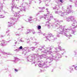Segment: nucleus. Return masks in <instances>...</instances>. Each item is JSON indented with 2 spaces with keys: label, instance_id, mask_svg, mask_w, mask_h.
<instances>
[{
  "label": "nucleus",
  "instance_id": "nucleus-11",
  "mask_svg": "<svg viewBox=\"0 0 77 77\" xmlns=\"http://www.w3.org/2000/svg\"><path fill=\"white\" fill-rule=\"evenodd\" d=\"M1 42V45L2 46H6V45L7 42L4 40H2Z\"/></svg>",
  "mask_w": 77,
  "mask_h": 77
},
{
  "label": "nucleus",
  "instance_id": "nucleus-39",
  "mask_svg": "<svg viewBox=\"0 0 77 77\" xmlns=\"http://www.w3.org/2000/svg\"><path fill=\"white\" fill-rule=\"evenodd\" d=\"M32 32V33H33V34H35V32L34 31V30H33V31H31V32Z\"/></svg>",
  "mask_w": 77,
  "mask_h": 77
},
{
  "label": "nucleus",
  "instance_id": "nucleus-54",
  "mask_svg": "<svg viewBox=\"0 0 77 77\" xmlns=\"http://www.w3.org/2000/svg\"><path fill=\"white\" fill-rule=\"evenodd\" d=\"M4 18V17H0V18Z\"/></svg>",
  "mask_w": 77,
  "mask_h": 77
},
{
  "label": "nucleus",
  "instance_id": "nucleus-13",
  "mask_svg": "<svg viewBox=\"0 0 77 77\" xmlns=\"http://www.w3.org/2000/svg\"><path fill=\"white\" fill-rule=\"evenodd\" d=\"M14 24V23H12L11 22H8V27H11V26H13Z\"/></svg>",
  "mask_w": 77,
  "mask_h": 77
},
{
  "label": "nucleus",
  "instance_id": "nucleus-20",
  "mask_svg": "<svg viewBox=\"0 0 77 77\" xmlns=\"http://www.w3.org/2000/svg\"><path fill=\"white\" fill-rule=\"evenodd\" d=\"M45 17L44 18L45 20H48V19H49V18H48V16L47 15H45Z\"/></svg>",
  "mask_w": 77,
  "mask_h": 77
},
{
  "label": "nucleus",
  "instance_id": "nucleus-48",
  "mask_svg": "<svg viewBox=\"0 0 77 77\" xmlns=\"http://www.w3.org/2000/svg\"><path fill=\"white\" fill-rule=\"evenodd\" d=\"M16 35H17V36H18V35L19 36V35H20V34H17Z\"/></svg>",
  "mask_w": 77,
  "mask_h": 77
},
{
  "label": "nucleus",
  "instance_id": "nucleus-43",
  "mask_svg": "<svg viewBox=\"0 0 77 77\" xmlns=\"http://www.w3.org/2000/svg\"><path fill=\"white\" fill-rule=\"evenodd\" d=\"M9 32V30H8L7 32H6V33H8V32Z\"/></svg>",
  "mask_w": 77,
  "mask_h": 77
},
{
  "label": "nucleus",
  "instance_id": "nucleus-23",
  "mask_svg": "<svg viewBox=\"0 0 77 77\" xmlns=\"http://www.w3.org/2000/svg\"><path fill=\"white\" fill-rule=\"evenodd\" d=\"M28 21H31L32 20V17L30 16L29 18L28 19Z\"/></svg>",
  "mask_w": 77,
  "mask_h": 77
},
{
  "label": "nucleus",
  "instance_id": "nucleus-27",
  "mask_svg": "<svg viewBox=\"0 0 77 77\" xmlns=\"http://www.w3.org/2000/svg\"><path fill=\"white\" fill-rule=\"evenodd\" d=\"M75 5V7H77V1H75V2H74Z\"/></svg>",
  "mask_w": 77,
  "mask_h": 77
},
{
  "label": "nucleus",
  "instance_id": "nucleus-1",
  "mask_svg": "<svg viewBox=\"0 0 77 77\" xmlns=\"http://www.w3.org/2000/svg\"><path fill=\"white\" fill-rule=\"evenodd\" d=\"M55 20V22L54 23L51 24V26L53 27H58L59 29H60V33L59 32H57V36L58 38L60 37V34L61 35H63L65 36H66L67 37H72V35L71 34L68 35L69 33V29H65L64 27H62V26L60 25L59 23L60 21L59 20H56L55 19H54Z\"/></svg>",
  "mask_w": 77,
  "mask_h": 77
},
{
  "label": "nucleus",
  "instance_id": "nucleus-29",
  "mask_svg": "<svg viewBox=\"0 0 77 77\" xmlns=\"http://www.w3.org/2000/svg\"><path fill=\"white\" fill-rule=\"evenodd\" d=\"M17 14H18V13H15V14L14 15V17H17L18 16H18L19 15H17Z\"/></svg>",
  "mask_w": 77,
  "mask_h": 77
},
{
  "label": "nucleus",
  "instance_id": "nucleus-32",
  "mask_svg": "<svg viewBox=\"0 0 77 77\" xmlns=\"http://www.w3.org/2000/svg\"><path fill=\"white\" fill-rule=\"evenodd\" d=\"M39 9H41L42 10H43V9H45V7H39Z\"/></svg>",
  "mask_w": 77,
  "mask_h": 77
},
{
  "label": "nucleus",
  "instance_id": "nucleus-44",
  "mask_svg": "<svg viewBox=\"0 0 77 77\" xmlns=\"http://www.w3.org/2000/svg\"><path fill=\"white\" fill-rule=\"evenodd\" d=\"M15 71H17V72L18 71V69H15Z\"/></svg>",
  "mask_w": 77,
  "mask_h": 77
},
{
  "label": "nucleus",
  "instance_id": "nucleus-28",
  "mask_svg": "<svg viewBox=\"0 0 77 77\" xmlns=\"http://www.w3.org/2000/svg\"><path fill=\"white\" fill-rule=\"evenodd\" d=\"M74 56H76L77 54V51H74Z\"/></svg>",
  "mask_w": 77,
  "mask_h": 77
},
{
  "label": "nucleus",
  "instance_id": "nucleus-52",
  "mask_svg": "<svg viewBox=\"0 0 77 77\" xmlns=\"http://www.w3.org/2000/svg\"><path fill=\"white\" fill-rule=\"evenodd\" d=\"M17 42H15V44H17Z\"/></svg>",
  "mask_w": 77,
  "mask_h": 77
},
{
  "label": "nucleus",
  "instance_id": "nucleus-6",
  "mask_svg": "<svg viewBox=\"0 0 77 77\" xmlns=\"http://www.w3.org/2000/svg\"><path fill=\"white\" fill-rule=\"evenodd\" d=\"M72 8V5H69V6H68V8H67V9L64 10L65 12L66 13V14H65V15H68V14L69 13H70V12H72V13H73L74 12V11L69 9H70V8Z\"/></svg>",
  "mask_w": 77,
  "mask_h": 77
},
{
  "label": "nucleus",
  "instance_id": "nucleus-26",
  "mask_svg": "<svg viewBox=\"0 0 77 77\" xmlns=\"http://www.w3.org/2000/svg\"><path fill=\"white\" fill-rule=\"evenodd\" d=\"M17 61H18L20 60V59L18 58L17 57H16L15 58V60L14 61V62L16 63V61H17Z\"/></svg>",
  "mask_w": 77,
  "mask_h": 77
},
{
  "label": "nucleus",
  "instance_id": "nucleus-10",
  "mask_svg": "<svg viewBox=\"0 0 77 77\" xmlns=\"http://www.w3.org/2000/svg\"><path fill=\"white\" fill-rule=\"evenodd\" d=\"M12 3L13 6L11 7V9H12L14 8H16V9H17V8H16L17 7H16L17 5L15 4V0H12Z\"/></svg>",
  "mask_w": 77,
  "mask_h": 77
},
{
  "label": "nucleus",
  "instance_id": "nucleus-21",
  "mask_svg": "<svg viewBox=\"0 0 77 77\" xmlns=\"http://www.w3.org/2000/svg\"><path fill=\"white\" fill-rule=\"evenodd\" d=\"M20 49V50L23 49V47L22 46H20L19 47V49H16L15 50H14V51H19Z\"/></svg>",
  "mask_w": 77,
  "mask_h": 77
},
{
  "label": "nucleus",
  "instance_id": "nucleus-35",
  "mask_svg": "<svg viewBox=\"0 0 77 77\" xmlns=\"http://www.w3.org/2000/svg\"><path fill=\"white\" fill-rule=\"evenodd\" d=\"M72 66L74 67V68H77V66H76V65H73Z\"/></svg>",
  "mask_w": 77,
  "mask_h": 77
},
{
  "label": "nucleus",
  "instance_id": "nucleus-14",
  "mask_svg": "<svg viewBox=\"0 0 77 77\" xmlns=\"http://www.w3.org/2000/svg\"><path fill=\"white\" fill-rule=\"evenodd\" d=\"M45 26H47V27L48 29H50V26L49 25V21H48L47 22H46Z\"/></svg>",
  "mask_w": 77,
  "mask_h": 77
},
{
  "label": "nucleus",
  "instance_id": "nucleus-34",
  "mask_svg": "<svg viewBox=\"0 0 77 77\" xmlns=\"http://www.w3.org/2000/svg\"><path fill=\"white\" fill-rule=\"evenodd\" d=\"M46 50H51V48H46Z\"/></svg>",
  "mask_w": 77,
  "mask_h": 77
},
{
  "label": "nucleus",
  "instance_id": "nucleus-5",
  "mask_svg": "<svg viewBox=\"0 0 77 77\" xmlns=\"http://www.w3.org/2000/svg\"><path fill=\"white\" fill-rule=\"evenodd\" d=\"M55 14H57L61 17H63V16L65 15L66 14V13L65 12V10L60 11H55Z\"/></svg>",
  "mask_w": 77,
  "mask_h": 77
},
{
  "label": "nucleus",
  "instance_id": "nucleus-3",
  "mask_svg": "<svg viewBox=\"0 0 77 77\" xmlns=\"http://www.w3.org/2000/svg\"><path fill=\"white\" fill-rule=\"evenodd\" d=\"M55 53H56L57 54L56 55H51L52 58H51L48 57H46V58L47 59H49L50 60L51 62H52V61H53V59L54 60H59L60 59V58H62V56H61L60 54L57 53L56 52Z\"/></svg>",
  "mask_w": 77,
  "mask_h": 77
},
{
  "label": "nucleus",
  "instance_id": "nucleus-40",
  "mask_svg": "<svg viewBox=\"0 0 77 77\" xmlns=\"http://www.w3.org/2000/svg\"><path fill=\"white\" fill-rule=\"evenodd\" d=\"M39 3L40 4V3H41V2H42V1H41V0H39Z\"/></svg>",
  "mask_w": 77,
  "mask_h": 77
},
{
  "label": "nucleus",
  "instance_id": "nucleus-31",
  "mask_svg": "<svg viewBox=\"0 0 77 77\" xmlns=\"http://www.w3.org/2000/svg\"><path fill=\"white\" fill-rule=\"evenodd\" d=\"M24 48H26V50H28V51L29 52V51H30V49H29V48L27 47Z\"/></svg>",
  "mask_w": 77,
  "mask_h": 77
},
{
  "label": "nucleus",
  "instance_id": "nucleus-38",
  "mask_svg": "<svg viewBox=\"0 0 77 77\" xmlns=\"http://www.w3.org/2000/svg\"><path fill=\"white\" fill-rule=\"evenodd\" d=\"M44 11H39V13H41V12H44Z\"/></svg>",
  "mask_w": 77,
  "mask_h": 77
},
{
  "label": "nucleus",
  "instance_id": "nucleus-49",
  "mask_svg": "<svg viewBox=\"0 0 77 77\" xmlns=\"http://www.w3.org/2000/svg\"><path fill=\"white\" fill-rule=\"evenodd\" d=\"M42 18V16H41L40 17V19H41V18Z\"/></svg>",
  "mask_w": 77,
  "mask_h": 77
},
{
  "label": "nucleus",
  "instance_id": "nucleus-12",
  "mask_svg": "<svg viewBox=\"0 0 77 77\" xmlns=\"http://www.w3.org/2000/svg\"><path fill=\"white\" fill-rule=\"evenodd\" d=\"M33 29H28L27 31L25 33V34L27 35V34H29V33H30L31 32H33Z\"/></svg>",
  "mask_w": 77,
  "mask_h": 77
},
{
  "label": "nucleus",
  "instance_id": "nucleus-59",
  "mask_svg": "<svg viewBox=\"0 0 77 77\" xmlns=\"http://www.w3.org/2000/svg\"><path fill=\"white\" fill-rule=\"evenodd\" d=\"M2 16H3V15H0V17H2Z\"/></svg>",
  "mask_w": 77,
  "mask_h": 77
},
{
  "label": "nucleus",
  "instance_id": "nucleus-22",
  "mask_svg": "<svg viewBox=\"0 0 77 77\" xmlns=\"http://www.w3.org/2000/svg\"><path fill=\"white\" fill-rule=\"evenodd\" d=\"M2 53H3V54H9V55H11V53H7L5 52L4 51H3L2 52Z\"/></svg>",
  "mask_w": 77,
  "mask_h": 77
},
{
  "label": "nucleus",
  "instance_id": "nucleus-50",
  "mask_svg": "<svg viewBox=\"0 0 77 77\" xmlns=\"http://www.w3.org/2000/svg\"><path fill=\"white\" fill-rule=\"evenodd\" d=\"M56 9L55 8H53V10H55Z\"/></svg>",
  "mask_w": 77,
  "mask_h": 77
},
{
  "label": "nucleus",
  "instance_id": "nucleus-64",
  "mask_svg": "<svg viewBox=\"0 0 77 77\" xmlns=\"http://www.w3.org/2000/svg\"><path fill=\"white\" fill-rule=\"evenodd\" d=\"M44 0V1H47V0Z\"/></svg>",
  "mask_w": 77,
  "mask_h": 77
},
{
  "label": "nucleus",
  "instance_id": "nucleus-37",
  "mask_svg": "<svg viewBox=\"0 0 77 77\" xmlns=\"http://www.w3.org/2000/svg\"><path fill=\"white\" fill-rule=\"evenodd\" d=\"M59 1L60 2V3H63V0H59Z\"/></svg>",
  "mask_w": 77,
  "mask_h": 77
},
{
  "label": "nucleus",
  "instance_id": "nucleus-16",
  "mask_svg": "<svg viewBox=\"0 0 77 77\" xmlns=\"http://www.w3.org/2000/svg\"><path fill=\"white\" fill-rule=\"evenodd\" d=\"M3 10V6L2 5V4L0 3V12H3L4 11Z\"/></svg>",
  "mask_w": 77,
  "mask_h": 77
},
{
  "label": "nucleus",
  "instance_id": "nucleus-36",
  "mask_svg": "<svg viewBox=\"0 0 77 77\" xmlns=\"http://www.w3.org/2000/svg\"><path fill=\"white\" fill-rule=\"evenodd\" d=\"M63 53L61 54L62 55H63L64 53H65V50L64 51L63 50Z\"/></svg>",
  "mask_w": 77,
  "mask_h": 77
},
{
  "label": "nucleus",
  "instance_id": "nucleus-30",
  "mask_svg": "<svg viewBox=\"0 0 77 77\" xmlns=\"http://www.w3.org/2000/svg\"><path fill=\"white\" fill-rule=\"evenodd\" d=\"M69 2H71V3H74V2H75L74 0H69Z\"/></svg>",
  "mask_w": 77,
  "mask_h": 77
},
{
  "label": "nucleus",
  "instance_id": "nucleus-18",
  "mask_svg": "<svg viewBox=\"0 0 77 77\" xmlns=\"http://www.w3.org/2000/svg\"><path fill=\"white\" fill-rule=\"evenodd\" d=\"M16 8H17L18 9V11H20V9H21V10L23 9V8H25L23 7L20 6L19 8L16 7Z\"/></svg>",
  "mask_w": 77,
  "mask_h": 77
},
{
  "label": "nucleus",
  "instance_id": "nucleus-55",
  "mask_svg": "<svg viewBox=\"0 0 77 77\" xmlns=\"http://www.w3.org/2000/svg\"><path fill=\"white\" fill-rule=\"evenodd\" d=\"M20 29H21V28L18 29H17V30H20Z\"/></svg>",
  "mask_w": 77,
  "mask_h": 77
},
{
  "label": "nucleus",
  "instance_id": "nucleus-17",
  "mask_svg": "<svg viewBox=\"0 0 77 77\" xmlns=\"http://www.w3.org/2000/svg\"><path fill=\"white\" fill-rule=\"evenodd\" d=\"M39 50H45V46H44L43 47L42 46H40L39 47Z\"/></svg>",
  "mask_w": 77,
  "mask_h": 77
},
{
  "label": "nucleus",
  "instance_id": "nucleus-60",
  "mask_svg": "<svg viewBox=\"0 0 77 77\" xmlns=\"http://www.w3.org/2000/svg\"><path fill=\"white\" fill-rule=\"evenodd\" d=\"M57 44H60V43H59V42L57 43Z\"/></svg>",
  "mask_w": 77,
  "mask_h": 77
},
{
  "label": "nucleus",
  "instance_id": "nucleus-2",
  "mask_svg": "<svg viewBox=\"0 0 77 77\" xmlns=\"http://www.w3.org/2000/svg\"><path fill=\"white\" fill-rule=\"evenodd\" d=\"M70 20H71V21H72L73 23L72 24V26H75L73 27V28H71V29H70V30H72V34L74 35H75V33L76 32V30L75 29V28H77V22L75 20H74V19L73 17L72 16H70L68 18H66V21H68V22L70 21Z\"/></svg>",
  "mask_w": 77,
  "mask_h": 77
},
{
  "label": "nucleus",
  "instance_id": "nucleus-62",
  "mask_svg": "<svg viewBox=\"0 0 77 77\" xmlns=\"http://www.w3.org/2000/svg\"><path fill=\"white\" fill-rule=\"evenodd\" d=\"M46 67H47V68H48V67H49V66H47Z\"/></svg>",
  "mask_w": 77,
  "mask_h": 77
},
{
  "label": "nucleus",
  "instance_id": "nucleus-15",
  "mask_svg": "<svg viewBox=\"0 0 77 77\" xmlns=\"http://www.w3.org/2000/svg\"><path fill=\"white\" fill-rule=\"evenodd\" d=\"M10 19L11 20H13L14 21V23H17V20H18V19H15L14 17L12 18L11 17L10 18Z\"/></svg>",
  "mask_w": 77,
  "mask_h": 77
},
{
  "label": "nucleus",
  "instance_id": "nucleus-4",
  "mask_svg": "<svg viewBox=\"0 0 77 77\" xmlns=\"http://www.w3.org/2000/svg\"><path fill=\"white\" fill-rule=\"evenodd\" d=\"M52 35L53 34L51 33L48 34L49 36H48L45 37V38L46 39V40H45V41H47V40H49V39L48 38L51 37L52 38H53V39H52L53 40L51 39L50 40H49V41H52V42H54V40H55L57 38H56L54 37V35Z\"/></svg>",
  "mask_w": 77,
  "mask_h": 77
},
{
  "label": "nucleus",
  "instance_id": "nucleus-41",
  "mask_svg": "<svg viewBox=\"0 0 77 77\" xmlns=\"http://www.w3.org/2000/svg\"><path fill=\"white\" fill-rule=\"evenodd\" d=\"M37 27L38 28V30H39V25H38V26H37Z\"/></svg>",
  "mask_w": 77,
  "mask_h": 77
},
{
  "label": "nucleus",
  "instance_id": "nucleus-53",
  "mask_svg": "<svg viewBox=\"0 0 77 77\" xmlns=\"http://www.w3.org/2000/svg\"><path fill=\"white\" fill-rule=\"evenodd\" d=\"M46 6H49V5H48L47 4L46 5Z\"/></svg>",
  "mask_w": 77,
  "mask_h": 77
},
{
  "label": "nucleus",
  "instance_id": "nucleus-51",
  "mask_svg": "<svg viewBox=\"0 0 77 77\" xmlns=\"http://www.w3.org/2000/svg\"><path fill=\"white\" fill-rule=\"evenodd\" d=\"M30 39H31V40H33V38H32V37H31V38H30Z\"/></svg>",
  "mask_w": 77,
  "mask_h": 77
},
{
  "label": "nucleus",
  "instance_id": "nucleus-19",
  "mask_svg": "<svg viewBox=\"0 0 77 77\" xmlns=\"http://www.w3.org/2000/svg\"><path fill=\"white\" fill-rule=\"evenodd\" d=\"M41 29V26L40 25L39 26V33H40V34H42V32H41V30H40V29Z\"/></svg>",
  "mask_w": 77,
  "mask_h": 77
},
{
  "label": "nucleus",
  "instance_id": "nucleus-57",
  "mask_svg": "<svg viewBox=\"0 0 77 77\" xmlns=\"http://www.w3.org/2000/svg\"><path fill=\"white\" fill-rule=\"evenodd\" d=\"M11 11H12V12H14V10H12V9Z\"/></svg>",
  "mask_w": 77,
  "mask_h": 77
},
{
  "label": "nucleus",
  "instance_id": "nucleus-33",
  "mask_svg": "<svg viewBox=\"0 0 77 77\" xmlns=\"http://www.w3.org/2000/svg\"><path fill=\"white\" fill-rule=\"evenodd\" d=\"M39 67H41V66H42L43 65H44V64H41V63H39Z\"/></svg>",
  "mask_w": 77,
  "mask_h": 77
},
{
  "label": "nucleus",
  "instance_id": "nucleus-9",
  "mask_svg": "<svg viewBox=\"0 0 77 77\" xmlns=\"http://www.w3.org/2000/svg\"><path fill=\"white\" fill-rule=\"evenodd\" d=\"M35 58V56H32L31 55H29L28 57L27 60L28 61H29V62H33Z\"/></svg>",
  "mask_w": 77,
  "mask_h": 77
},
{
  "label": "nucleus",
  "instance_id": "nucleus-61",
  "mask_svg": "<svg viewBox=\"0 0 77 77\" xmlns=\"http://www.w3.org/2000/svg\"><path fill=\"white\" fill-rule=\"evenodd\" d=\"M21 28H24V27L23 26H22Z\"/></svg>",
  "mask_w": 77,
  "mask_h": 77
},
{
  "label": "nucleus",
  "instance_id": "nucleus-47",
  "mask_svg": "<svg viewBox=\"0 0 77 77\" xmlns=\"http://www.w3.org/2000/svg\"><path fill=\"white\" fill-rule=\"evenodd\" d=\"M23 3H22L21 4V6H23Z\"/></svg>",
  "mask_w": 77,
  "mask_h": 77
},
{
  "label": "nucleus",
  "instance_id": "nucleus-24",
  "mask_svg": "<svg viewBox=\"0 0 77 77\" xmlns=\"http://www.w3.org/2000/svg\"><path fill=\"white\" fill-rule=\"evenodd\" d=\"M35 48H36L35 47H32V48H30V50H32V51H34V50H35Z\"/></svg>",
  "mask_w": 77,
  "mask_h": 77
},
{
  "label": "nucleus",
  "instance_id": "nucleus-46",
  "mask_svg": "<svg viewBox=\"0 0 77 77\" xmlns=\"http://www.w3.org/2000/svg\"><path fill=\"white\" fill-rule=\"evenodd\" d=\"M35 45H36V44H38V43L37 42H35Z\"/></svg>",
  "mask_w": 77,
  "mask_h": 77
},
{
  "label": "nucleus",
  "instance_id": "nucleus-63",
  "mask_svg": "<svg viewBox=\"0 0 77 77\" xmlns=\"http://www.w3.org/2000/svg\"><path fill=\"white\" fill-rule=\"evenodd\" d=\"M24 4H26L27 3L26 2H25V3H24Z\"/></svg>",
  "mask_w": 77,
  "mask_h": 77
},
{
  "label": "nucleus",
  "instance_id": "nucleus-42",
  "mask_svg": "<svg viewBox=\"0 0 77 77\" xmlns=\"http://www.w3.org/2000/svg\"><path fill=\"white\" fill-rule=\"evenodd\" d=\"M35 63V61H34L33 62H32V64H34Z\"/></svg>",
  "mask_w": 77,
  "mask_h": 77
},
{
  "label": "nucleus",
  "instance_id": "nucleus-45",
  "mask_svg": "<svg viewBox=\"0 0 77 77\" xmlns=\"http://www.w3.org/2000/svg\"><path fill=\"white\" fill-rule=\"evenodd\" d=\"M20 41L21 42H24L23 41H22V40L21 39H20Z\"/></svg>",
  "mask_w": 77,
  "mask_h": 77
},
{
  "label": "nucleus",
  "instance_id": "nucleus-25",
  "mask_svg": "<svg viewBox=\"0 0 77 77\" xmlns=\"http://www.w3.org/2000/svg\"><path fill=\"white\" fill-rule=\"evenodd\" d=\"M20 11H22V12H23V11H26V9H25V8H23L22 10L20 9V10L18 11L19 12H20Z\"/></svg>",
  "mask_w": 77,
  "mask_h": 77
},
{
  "label": "nucleus",
  "instance_id": "nucleus-56",
  "mask_svg": "<svg viewBox=\"0 0 77 77\" xmlns=\"http://www.w3.org/2000/svg\"><path fill=\"white\" fill-rule=\"evenodd\" d=\"M0 36H1V37H3V35H1V36H0Z\"/></svg>",
  "mask_w": 77,
  "mask_h": 77
},
{
  "label": "nucleus",
  "instance_id": "nucleus-58",
  "mask_svg": "<svg viewBox=\"0 0 77 77\" xmlns=\"http://www.w3.org/2000/svg\"><path fill=\"white\" fill-rule=\"evenodd\" d=\"M60 22H63V20H61L60 21Z\"/></svg>",
  "mask_w": 77,
  "mask_h": 77
},
{
  "label": "nucleus",
  "instance_id": "nucleus-8",
  "mask_svg": "<svg viewBox=\"0 0 77 77\" xmlns=\"http://www.w3.org/2000/svg\"><path fill=\"white\" fill-rule=\"evenodd\" d=\"M54 49H55V51L53 52V53H56L57 52H59L60 51L59 50H58V49H59L60 51H63V50L64 51V50H65V49H62L61 47L59 46V45L58 48H55Z\"/></svg>",
  "mask_w": 77,
  "mask_h": 77
},
{
  "label": "nucleus",
  "instance_id": "nucleus-7",
  "mask_svg": "<svg viewBox=\"0 0 77 77\" xmlns=\"http://www.w3.org/2000/svg\"><path fill=\"white\" fill-rule=\"evenodd\" d=\"M42 53H43L45 54H43L40 56V57L39 58V59H42V58L41 57H44V56H46L47 54H49L51 53V51H50L48 50L47 52H45V51H44L42 52Z\"/></svg>",
  "mask_w": 77,
  "mask_h": 77
}]
</instances>
